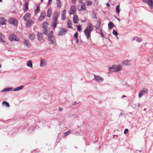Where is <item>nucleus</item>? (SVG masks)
Returning a JSON list of instances; mask_svg holds the SVG:
<instances>
[{
	"instance_id": "obj_21",
	"label": "nucleus",
	"mask_w": 153,
	"mask_h": 153,
	"mask_svg": "<svg viewBox=\"0 0 153 153\" xmlns=\"http://www.w3.org/2000/svg\"><path fill=\"white\" fill-rule=\"evenodd\" d=\"M24 87V85H22L20 86L17 87L13 90L14 91H17L22 89Z\"/></svg>"
},
{
	"instance_id": "obj_56",
	"label": "nucleus",
	"mask_w": 153,
	"mask_h": 153,
	"mask_svg": "<svg viewBox=\"0 0 153 153\" xmlns=\"http://www.w3.org/2000/svg\"><path fill=\"white\" fill-rule=\"evenodd\" d=\"M77 103V102H74V103H73V105H76V104Z\"/></svg>"
},
{
	"instance_id": "obj_40",
	"label": "nucleus",
	"mask_w": 153,
	"mask_h": 153,
	"mask_svg": "<svg viewBox=\"0 0 153 153\" xmlns=\"http://www.w3.org/2000/svg\"><path fill=\"white\" fill-rule=\"evenodd\" d=\"M77 29L78 31L81 32L82 30L81 27L80 25H78L77 26Z\"/></svg>"
},
{
	"instance_id": "obj_24",
	"label": "nucleus",
	"mask_w": 153,
	"mask_h": 153,
	"mask_svg": "<svg viewBox=\"0 0 153 153\" xmlns=\"http://www.w3.org/2000/svg\"><path fill=\"white\" fill-rule=\"evenodd\" d=\"M29 38L31 40H34L35 38V36L33 34H30L29 36Z\"/></svg>"
},
{
	"instance_id": "obj_3",
	"label": "nucleus",
	"mask_w": 153,
	"mask_h": 153,
	"mask_svg": "<svg viewBox=\"0 0 153 153\" xmlns=\"http://www.w3.org/2000/svg\"><path fill=\"white\" fill-rule=\"evenodd\" d=\"M48 39L49 41V44H53L55 38L53 36V31H51L49 33L48 37Z\"/></svg>"
},
{
	"instance_id": "obj_43",
	"label": "nucleus",
	"mask_w": 153,
	"mask_h": 153,
	"mask_svg": "<svg viewBox=\"0 0 153 153\" xmlns=\"http://www.w3.org/2000/svg\"><path fill=\"white\" fill-rule=\"evenodd\" d=\"M112 33L114 35L116 36H117L118 35V33H117V31L115 30H113Z\"/></svg>"
},
{
	"instance_id": "obj_45",
	"label": "nucleus",
	"mask_w": 153,
	"mask_h": 153,
	"mask_svg": "<svg viewBox=\"0 0 153 153\" xmlns=\"http://www.w3.org/2000/svg\"><path fill=\"white\" fill-rule=\"evenodd\" d=\"M56 4L57 7L58 8H59L61 7V1L57 2Z\"/></svg>"
},
{
	"instance_id": "obj_60",
	"label": "nucleus",
	"mask_w": 153,
	"mask_h": 153,
	"mask_svg": "<svg viewBox=\"0 0 153 153\" xmlns=\"http://www.w3.org/2000/svg\"><path fill=\"white\" fill-rule=\"evenodd\" d=\"M120 115H123V113H120Z\"/></svg>"
},
{
	"instance_id": "obj_54",
	"label": "nucleus",
	"mask_w": 153,
	"mask_h": 153,
	"mask_svg": "<svg viewBox=\"0 0 153 153\" xmlns=\"http://www.w3.org/2000/svg\"><path fill=\"white\" fill-rule=\"evenodd\" d=\"M62 108H59V111H62Z\"/></svg>"
},
{
	"instance_id": "obj_22",
	"label": "nucleus",
	"mask_w": 153,
	"mask_h": 153,
	"mask_svg": "<svg viewBox=\"0 0 153 153\" xmlns=\"http://www.w3.org/2000/svg\"><path fill=\"white\" fill-rule=\"evenodd\" d=\"M28 2L25 1V4H24V6L23 8V10H24L25 11H27L28 9Z\"/></svg>"
},
{
	"instance_id": "obj_46",
	"label": "nucleus",
	"mask_w": 153,
	"mask_h": 153,
	"mask_svg": "<svg viewBox=\"0 0 153 153\" xmlns=\"http://www.w3.org/2000/svg\"><path fill=\"white\" fill-rule=\"evenodd\" d=\"M78 34V32H76L74 34V36L75 38H77Z\"/></svg>"
},
{
	"instance_id": "obj_6",
	"label": "nucleus",
	"mask_w": 153,
	"mask_h": 153,
	"mask_svg": "<svg viewBox=\"0 0 153 153\" xmlns=\"http://www.w3.org/2000/svg\"><path fill=\"white\" fill-rule=\"evenodd\" d=\"M148 89L146 88H144L140 91L138 94V97L140 98L143 96L145 95L147 93Z\"/></svg>"
},
{
	"instance_id": "obj_44",
	"label": "nucleus",
	"mask_w": 153,
	"mask_h": 153,
	"mask_svg": "<svg viewBox=\"0 0 153 153\" xmlns=\"http://www.w3.org/2000/svg\"><path fill=\"white\" fill-rule=\"evenodd\" d=\"M71 133V131L70 130H69L67 132L64 133V135L65 136H66L70 134Z\"/></svg>"
},
{
	"instance_id": "obj_53",
	"label": "nucleus",
	"mask_w": 153,
	"mask_h": 153,
	"mask_svg": "<svg viewBox=\"0 0 153 153\" xmlns=\"http://www.w3.org/2000/svg\"><path fill=\"white\" fill-rule=\"evenodd\" d=\"M76 39H75L76 42V43H78V38H76Z\"/></svg>"
},
{
	"instance_id": "obj_28",
	"label": "nucleus",
	"mask_w": 153,
	"mask_h": 153,
	"mask_svg": "<svg viewBox=\"0 0 153 153\" xmlns=\"http://www.w3.org/2000/svg\"><path fill=\"white\" fill-rule=\"evenodd\" d=\"M24 44L26 46L29 48L30 47V45L29 43V41L25 39Z\"/></svg>"
},
{
	"instance_id": "obj_42",
	"label": "nucleus",
	"mask_w": 153,
	"mask_h": 153,
	"mask_svg": "<svg viewBox=\"0 0 153 153\" xmlns=\"http://www.w3.org/2000/svg\"><path fill=\"white\" fill-rule=\"evenodd\" d=\"M92 2L90 0H88L87 1V5L88 6H90L92 5Z\"/></svg>"
},
{
	"instance_id": "obj_30",
	"label": "nucleus",
	"mask_w": 153,
	"mask_h": 153,
	"mask_svg": "<svg viewBox=\"0 0 153 153\" xmlns=\"http://www.w3.org/2000/svg\"><path fill=\"white\" fill-rule=\"evenodd\" d=\"M52 14V10L51 9H49L47 13V16L48 17H51Z\"/></svg>"
},
{
	"instance_id": "obj_14",
	"label": "nucleus",
	"mask_w": 153,
	"mask_h": 153,
	"mask_svg": "<svg viewBox=\"0 0 153 153\" xmlns=\"http://www.w3.org/2000/svg\"><path fill=\"white\" fill-rule=\"evenodd\" d=\"M46 15V13L43 12L41 13L40 16L39 17V21H42L45 18Z\"/></svg>"
},
{
	"instance_id": "obj_55",
	"label": "nucleus",
	"mask_w": 153,
	"mask_h": 153,
	"mask_svg": "<svg viewBox=\"0 0 153 153\" xmlns=\"http://www.w3.org/2000/svg\"><path fill=\"white\" fill-rule=\"evenodd\" d=\"M106 6H107V7H109V6H110V4H109V3H106Z\"/></svg>"
},
{
	"instance_id": "obj_49",
	"label": "nucleus",
	"mask_w": 153,
	"mask_h": 153,
	"mask_svg": "<svg viewBox=\"0 0 153 153\" xmlns=\"http://www.w3.org/2000/svg\"><path fill=\"white\" fill-rule=\"evenodd\" d=\"M100 34L101 35L102 37H103L104 36L103 33V32H102V31L101 30H100Z\"/></svg>"
},
{
	"instance_id": "obj_61",
	"label": "nucleus",
	"mask_w": 153,
	"mask_h": 153,
	"mask_svg": "<svg viewBox=\"0 0 153 153\" xmlns=\"http://www.w3.org/2000/svg\"><path fill=\"white\" fill-rule=\"evenodd\" d=\"M56 2H60V0H56Z\"/></svg>"
},
{
	"instance_id": "obj_10",
	"label": "nucleus",
	"mask_w": 153,
	"mask_h": 153,
	"mask_svg": "<svg viewBox=\"0 0 153 153\" xmlns=\"http://www.w3.org/2000/svg\"><path fill=\"white\" fill-rule=\"evenodd\" d=\"M78 9L80 11H84L85 10V6L83 2L80 3V4L78 6Z\"/></svg>"
},
{
	"instance_id": "obj_38",
	"label": "nucleus",
	"mask_w": 153,
	"mask_h": 153,
	"mask_svg": "<svg viewBox=\"0 0 153 153\" xmlns=\"http://www.w3.org/2000/svg\"><path fill=\"white\" fill-rule=\"evenodd\" d=\"M43 33L45 35H47L48 34V30L46 29H44L43 30Z\"/></svg>"
},
{
	"instance_id": "obj_9",
	"label": "nucleus",
	"mask_w": 153,
	"mask_h": 153,
	"mask_svg": "<svg viewBox=\"0 0 153 153\" xmlns=\"http://www.w3.org/2000/svg\"><path fill=\"white\" fill-rule=\"evenodd\" d=\"M122 64L125 65H131L133 64V62L131 60H126L123 61Z\"/></svg>"
},
{
	"instance_id": "obj_48",
	"label": "nucleus",
	"mask_w": 153,
	"mask_h": 153,
	"mask_svg": "<svg viewBox=\"0 0 153 153\" xmlns=\"http://www.w3.org/2000/svg\"><path fill=\"white\" fill-rule=\"evenodd\" d=\"M128 129L127 128L124 131V134H126L127 132H128Z\"/></svg>"
},
{
	"instance_id": "obj_18",
	"label": "nucleus",
	"mask_w": 153,
	"mask_h": 153,
	"mask_svg": "<svg viewBox=\"0 0 153 153\" xmlns=\"http://www.w3.org/2000/svg\"><path fill=\"white\" fill-rule=\"evenodd\" d=\"M38 39L39 41L43 40V34L40 32H38L37 34Z\"/></svg>"
},
{
	"instance_id": "obj_62",
	"label": "nucleus",
	"mask_w": 153,
	"mask_h": 153,
	"mask_svg": "<svg viewBox=\"0 0 153 153\" xmlns=\"http://www.w3.org/2000/svg\"><path fill=\"white\" fill-rule=\"evenodd\" d=\"M126 97V96H125V95H123V96H122V97L123 98V97Z\"/></svg>"
},
{
	"instance_id": "obj_31",
	"label": "nucleus",
	"mask_w": 153,
	"mask_h": 153,
	"mask_svg": "<svg viewBox=\"0 0 153 153\" xmlns=\"http://www.w3.org/2000/svg\"><path fill=\"white\" fill-rule=\"evenodd\" d=\"M71 23L72 22L71 20L70 19H68L67 23V26L68 27L70 28H71L72 27Z\"/></svg>"
},
{
	"instance_id": "obj_8",
	"label": "nucleus",
	"mask_w": 153,
	"mask_h": 153,
	"mask_svg": "<svg viewBox=\"0 0 153 153\" xmlns=\"http://www.w3.org/2000/svg\"><path fill=\"white\" fill-rule=\"evenodd\" d=\"M76 11V8L74 6H72L69 11V13L70 15H74Z\"/></svg>"
},
{
	"instance_id": "obj_1",
	"label": "nucleus",
	"mask_w": 153,
	"mask_h": 153,
	"mask_svg": "<svg viewBox=\"0 0 153 153\" xmlns=\"http://www.w3.org/2000/svg\"><path fill=\"white\" fill-rule=\"evenodd\" d=\"M93 30V25L91 23L88 24L86 29L84 30V33L88 39L89 38V34L91 31Z\"/></svg>"
},
{
	"instance_id": "obj_7",
	"label": "nucleus",
	"mask_w": 153,
	"mask_h": 153,
	"mask_svg": "<svg viewBox=\"0 0 153 153\" xmlns=\"http://www.w3.org/2000/svg\"><path fill=\"white\" fill-rule=\"evenodd\" d=\"M143 1L147 3L150 7L152 9L153 8V0H143Z\"/></svg>"
},
{
	"instance_id": "obj_34",
	"label": "nucleus",
	"mask_w": 153,
	"mask_h": 153,
	"mask_svg": "<svg viewBox=\"0 0 153 153\" xmlns=\"http://www.w3.org/2000/svg\"><path fill=\"white\" fill-rule=\"evenodd\" d=\"M101 25V22H100L98 21V23L95 26V27L96 29L99 30L100 27Z\"/></svg>"
},
{
	"instance_id": "obj_36",
	"label": "nucleus",
	"mask_w": 153,
	"mask_h": 153,
	"mask_svg": "<svg viewBox=\"0 0 153 153\" xmlns=\"http://www.w3.org/2000/svg\"><path fill=\"white\" fill-rule=\"evenodd\" d=\"M58 13L56 12H55L54 13V18L53 19H57V18L58 17Z\"/></svg>"
},
{
	"instance_id": "obj_58",
	"label": "nucleus",
	"mask_w": 153,
	"mask_h": 153,
	"mask_svg": "<svg viewBox=\"0 0 153 153\" xmlns=\"http://www.w3.org/2000/svg\"><path fill=\"white\" fill-rule=\"evenodd\" d=\"M135 39H136V37L135 38H133L132 39V41H134V40H135Z\"/></svg>"
},
{
	"instance_id": "obj_26",
	"label": "nucleus",
	"mask_w": 153,
	"mask_h": 153,
	"mask_svg": "<svg viewBox=\"0 0 153 153\" xmlns=\"http://www.w3.org/2000/svg\"><path fill=\"white\" fill-rule=\"evenodd\" d=\"M5 37L1 33H0V42H4L5 41L4 40Z\"/></svg>"
},
{
	"instance_id": "obj_25",
	"label": "nucleus",
	"mask_w": 153,
	"mask_h": 153,
	"mask_svg": "<svg viewBox=\"0 0 153 153\" xmlns=\"http://www.w3.org/2000/svg\"><path fill=\"white\" fill-rule=\"evenodd\" d=\"M140 105V103H138L137 104H133L131 105V106L134 108H136L137 107H139Z\"/></svg>"
},
{
	"instance_id": "obj_11",
	"label": "nucleus",
	"mask_w": 153,
	"mask_h": 153,
	"mask_svg": "<svg viewBox=\"0 0 153 153\" xmlns=\"http://www.w3.org/2000/svg\"><path fill=\"white\" fill-rule=\"evenodd\" d=\"M9 39L11 41H18L19 40L18 38L15 35L13 34L10 35L9 37Z\"/></svg>"
},
{
	"instance_id": "obj_33",
	"label": "nucleus",
	"mask_w": 153,
	"mask_h": 153,
	"mask_svg": "<svg viewBox=\"0 0 153 153\" xmlns=\"http://www.w3.org/2000/svg\"><path fill=\"white\" fill-rule=\"evenodd\" d=\"M48 25V23L47 22H45L43 23L42 25V28L44 29H46Z\"/></svg>"
},
{
	"instance_id": "obj_27",
	"label": "nucleus",
	"mask_w": 153,
	"mask_h": 153,
	"mask_svg": "<svg viewBox=\"0 0 153 153\" xmlns=\"http://www.w3.org/2000/svg\"><path fill=\"white\" fill-rule=\"evenodd\" d=\"M114 26V23L111 22L108 24V27L109 29H111Z\"/></svg>"
},
{
	"instance_id": "obj_57",
	"label": "nucleus",
	"mask_w": 153,
	"mask_h": 153,
	"mask_svg": "<svg viewBox=\"0 0 153 153\" xmlns=\"http://www.w3.org/2000/svg\"><path fill=\"white\" fill-rule=\"evenodd\" d=\"M115 17L117 20H118L119 21H120V19L116 17Z\"/></svg>"
},
{
	"instance_id": "obj_35",
	"label": "nucleus",
	"mask_w": 153,
	"mask_h": 153,
	"mask_svg": "<svg viewBox=\"0 0 153 153\" xmlns=\"http://www.w3.org/2000/svg\"><path fill=\"white\" fill-rule=\"evenodd\" d=\"M116 11L117 13H119L120 11V5L118 4L116 7Z\"/></svg>"
},
{
	"instance_id": "obj_19",
	"label": "nucleus",
	"mask_w": 153,
	"mask_h": 153,
	"mask_svg": "<svg viewBox=\"0 0 153 153\" xmlns=\"http://www.w3.org/2000/svg\"><path fill=\"white\" fill-rule=\"evenodd\" d=\"M6 20L4 17L0 18V24L1 25H6Z\"/></svg>"
},
{
	"instance_id": "obj_47",
	"label": "nucleus",
	"mask_w": 153,
	"mask_h": 153,
	"mask_svg": "<svg viewBox=\"0 0 153 153\" xmlns=\"http://www.w3.org/2000/svg\"><path fill=\"white\" fill-rule=\"evenodd\" d=\"M72 3L73 4H74L76 2L77 0H71Z\"/></svg>"
},
{
	"instance_id": "obj_64",
	"label": "nucleus",
	"mask_w": 153,
	"mask_h": 153,
	"mask_svg": "<svg viewBox=\"0 0 153 153\" xmlns=\"http://www.w3.org/2000/svg\"><path fill=\"white\" fill-rule=\"evenodd\" d=\"M2 1V0H0V2H1Z\"/></svg>"
},
{
	"instance_id": "obj_17",
	"label": "nucleus",
	"mask_w": 153,
	"mask_h": 153,
	"mask_svg": "<svg viewBox=\"0 0 153 153\" xmlns=\"http://www.w3.org/2000/svg\"><path fill=\"white\" fill-rule=\"evenodd\" d=\"M57 21V19H53V20L51 22V26L52 27H53L54 28H55L56 27V26Z\"/></svg>"
},
{
	"instance_id": "obj_59",
	"label": "nucleus",
	"mask_w": 153,
	"mask_h": 153,
	"mask_svg": "<svg viewBox=\"0 0 153 153\" xmlns=\"http://www.w3.org/2000/svg\"><path fill=\"white\" fill-rule=\"evenodd\" d=\"M82 0H79V1L80 2V3H81V2H82Z\"/></svg>"
},
{
	"instance_id": "obj_4",
	"label": "nucleus",
	"mask_w": 153,
	"mask_h": 153,
	"mask_svg": "<svg viewBox=\"0 0 153 153\" xmlns=\"http://www.w3.org/2000/svg\"><path fill=\"white\" fill-rule=\"evenodd\" d=\"M8 22L10 24L16 26L18 25V21L14 18H10L8 20Z\"/></svg>"
},
{
	"instance_id": "obj_12",
	"label": "nucleus",
	"mask_w": 153,
	"mask_h": 153,
	"mask_svg": "<svg viewBox=\"0 0 153 153\" xmlns=\"http://www.w3.org/2000/svg\"><path fill=\"white\" fill-rule=\"evenodd\" d=\"M94 79L96 82H102L104 79L101 77L98 76H96L95 74H94Z\"/></svg>"
},
{
	"instance_id": "obj_29",
	"label": "nucleus",
	"mask_w": 153,
	"mask_h": 153,
	"mask_svg": "<svg viewBox=\"0 0 153 153\" xmlns=\"http://www.w3.org/2000/svg\"><path fill=\"white\" fill-rule=\"evenodd\" d=\"M27 65L28 67L32 68L33 67L32 62L31 60H29L27 63Z\"/></svg>"
},
{
	"instance_id": "obj_39",
	"label": "nucleus",
	"mask_w": 153,
	"mask_h": 153,
	"mask_svg": "<svg viewBox=\"0 0 153 153\" xmlns=\"http://www.w3.org/2000/svg\"><path fill=\"white\" fill-rule=\"evenodd\" d=\"M39 6H38L37 7L36 9L35 10V13L36 14H37L39 13Z\"/></svg>"
},
{
	"instance_id": "obj_2",
	"label": "nucleus",
	"mask_w": 153,
	"mask_h": 153,
	"mask_svg": "<svg viewBox=\"0 0 153 153\" xmlns=\"http://www.w3.org/2000/svg\"><path fill=\"white\" fill-rule=\"evenodd\" d=\"M109 69L110 72H118L122 70V67L120 65H118L117 66L113 65L109 67Z\"/></svg>"
},
{
	"instance_id": "obj_51",
	"label": "nucleus",
	"mask_w": 153,
	"mask_h": 153,
	"mask_svg": "<svg viewBox=\"0 0 153 153\" xmlns=\"http://www.w3.org/2000/svg\"><path fill=\"white\" fill-rule=\"evenodd\" d=\"M94 16L93 17V18L94 19H97V16H96V14L95 13H94Z\"/></svg>"
},
{
	"instance_id": "obj_32",
	"label": "nucleus",
	"mask_w": 153,
	"mask_h": 153,
	"mask_svg": "<svg viewBox=\"0 0 153 153\" xmlns=\"http://www.w3.org/2000/svg\"><path fill=\"white\" fill-rule=\"evenodd\" d=\"M13 88L12 87H10V88H5L2 90V92H6L7 91H11L12 90V89H13Z\"/></svg>"
},
{
	"instance_id": "obj_37",
	"label": "nucleus",
	"mask_w": 153,
	"mask_h": 153,
	"mask_svg": "<svg viewBox=\"0 0 153 153\" xmlns=\"http://www.w3.org/2000/svg\"><path fill=\"white\" fill-rule=\"evenodd\" d=\"M3 105H5L7 107H9L10 105L8 102H6L5 101L2 102Z\"/></svg>"
},
{
	"instance_id": "obj_13",
	"label": "nucleus",
	"mask_w": 153,
	"mask_h": 153,
	"mask_svg": "<svg viewBox=\"0 0 153 153\" xmlns=\"http://www.w3.org/2000/svg\"><path fill=\"white\" fill-rule=\"evenodd\" d=\"M47 61L45 59H41L40 60V66L41 67H44L47 65Z\"/></svg>"
},
{
	"instance_id": "obj_20",
	"label": "nucleus",
	"mask_w": 153,
	"mask_h": 153,
	"mask_svg": "<svg viewBox=\"0 0 153 153\" xmlns=\"http://www.w3.org/2000/svg\"><path fill=\"white\" fill-rule=\"evenodd\" d=\"M33 23V20H29L27 21L26 23V25L27 26L30 27L32 25Z\"/></svg>"
},
{
	"instance_id": "obj_23",
	"label": "nucleus",
	"mask_w": 153,
	"mask_h": 153,
	"mask_svg": "<svg viewBox=\"0 0 153 153\" xmlns=\"http://www.w3.org/2000/svg\"><path fill=\"white\" fill-rule=\"evenodd\" d=\"M78 18L77 15H75L73 18V22L74 23L76 24L78 23Z\"/></svg>"
},
{
	"instance_id": "obj_41",
	"label": "nucleus",
	"mask_w": 153,
	"mask_h": 153,
	"mask_svg": "<svg viewBox=\"0 0 153 153\" xmlns=\"http://www.w3.org/2000/svg\"><path fill=\"white\" fill-rule=\"evenodd\" d=\"M136 41L138 42H140L142 41V39L138 37H136Z\"/></svg>"
},
{
	"instance_id": "obj_63",
	"label": "nucleus",
	"mask_w": 153,
	"mask_h": 153,
	"mask_svg": "<svg viewBox=\"0 0 153 153\" xmlns=\"http://www.w3.org/2000/svg\"><path fill=\"white\" fill-rule=\"evenodd\" d=\"M1 64H0V68H1Z\"/></svg>"
},
{
	"instance_id": "obj_5",
	"label": "nucleus",
	"mask_w": 153,
	"mask_h": 153,
	"mask_svg": "<svg viewBox=\"0 0 153 153\" xmlns=\"http://www.w3.org/2000/svg\"><path fill=\"white\" fill-rule=\"evenodd\" d=\"M67 30L63 28H60L59 31L58 33V35L60 36H63L65 35L67 33Z\"/></svg>"
},
{
	"instance_id": "obj_15",
	"label": "nucleus",
	"mask_w": 153,
	"mask_h": 153,
	"mask_svg": "<svg viewBox=\"0 0 153 153\" xmlns=\"http://www.w3.org/2000/svg\"><path fill=\"white\" fill-rule=\"evenodd\" d=\"M66 11L65 10H63L62 12V19L64 20L66 19Z\"/></svg>"
},
{
	"instance_id": "obj_50",
	"label": "nucleus",
	"mask_w": 153,
	"mask_h": 153,
	"mask_svg": "<svg viewBox=\"0 0 153 153\" xmlns=\"http://www.w3.org/2000/svg\"><path fill=\"white\" fill-rule=\"evenodd\" d=\"M52 0H48V5H49L51 4V2Z\"/></svg>"
},
{
	"instance_id": "obj_16",
	"label": "nucleus",
	"mask_w": 153,
	"mask_h": 153,
	"mask_svg": "<svg viewBox=\"0 0 153 153\" xmlns=\"http://www.w3.org/2000/svg\"><path fill=\"white\" fill-rule=\"evenodd\" d=\"M30 14L29 13H27L23 17V19L25 21H26L27 19H28L30 18Z\"/></svg>"
},
{
	"instance_id": "obj_52",
	"label": "nucleus",
	"mask_w": 153,
	"mask_h": 153,
	"mask_svg": "<svg viewBox=\"0 0 153 153\" xmlns=\"http://www.w3.org/2000/svg\"><path fill=\"white\" fill-rule=\"evenodd\" d=\"M35 129L34 127H31L30 128V129L33 130Z\"/></svg>"
}]
</instances>
